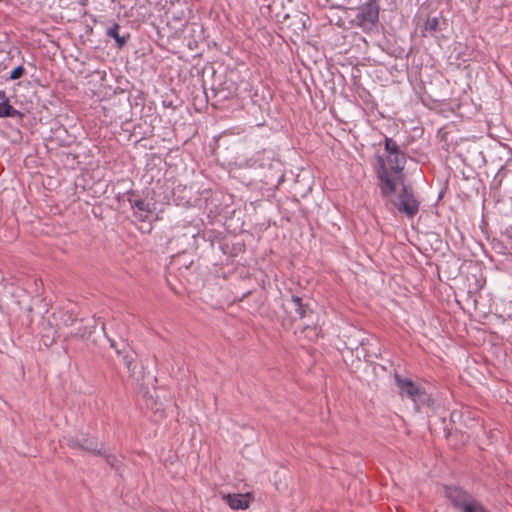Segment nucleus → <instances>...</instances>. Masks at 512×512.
<instances>
[{"label":"nucleus","mask_w":512,"mask_h":512,"mask_svg":"<svg viewBox=\"0 0 512 512\" xmlns=\"http://www.w3.org/2000/svg\"><path fill=\"white\" fill-rule=\"evenodd\" d=\"M444 495L454 509L462 511L463 507L473 498L467 490L458 485H445Z\"/></svg>","instance_id":"8"},{"label":"nucleus","mask_w":512,"mask_h":512,"mask_svg":"<svg viewBox=\"0 0 512 512\" xmlns=\"http://www.w3.org/2000/svg\"><path fill=\"white\" fill-rule=\"evenodd\" d=\"M250 294H251V291H248V292H246V293H244V294H243V297H242V298H245V297H247V296H248V295H250Z\"/></svg>","instance_id":"28"},{"label":"nucleus","mask_w":512,"mask_h":512,"mask_svg":"<svg viewBox=\"0 0 512 512\" xmlns=\"http://www.w3.org/2000/svg\"><path fill=\"white\" fill-rule=\"evenodd\" d=\"M71 334L80 336L81 338H85L86 336H90L92 334V331L87 330V328H84L83 330L78 328L76 331H72Z\"/></svg>","instance_id":"23"},{"label":"nucleus","mask_w":512,"mask_h":512,"mask_svg":"<svg viewBox=\"0 0 512 512\" xmlns=\"http://www.w3.org/2000/svg\"><path fill=\"white\" fill-rule=\"evenodd\" d=\"M384 150L386 152L385 156L406 154L404 151L400 149L398 143L391 137H385Z\"/></svg>","instance_id":"17"},{"label":"nucleus","mask_w":512,"mask_h":512,"mask_svg":"<svg viewBox=\"0 0 512 512\" xmlns=\"http://www.w3.org/2000/svg\"><path fill=\"white\" fill-rule=\"evenodd\" d=\"M373 166L377 178V186L383 198L395 194L398 182L405 180L404 169L406 165V154L383 156L375 155Z\"/></svg>","instance_id":"1"},{"label":"nucleus","mask_w":512,"mask_h":512,"mask_svg":"<svg viewBox=\"0 0 512 512\" xmlns=\"http://www.w3.org/2000/svg\"><path fill=\"white\" fill-rule=\"evenodd\" d=\"M282 308L285 313L282 319V326L285 328L291 327L298 320L313 316L315 311L311 307L308 297L296 294H292L288 298L284 297Z\"/></svg>","instance_id":"3"},{"label":"nucleus","mask_w":512,"mask_h":512,"mask_svg":"<svg viewBox=\"0 0 512 512\" xmlns=\"http://www.w3.org/2000/svg\"><path fill=\"white\" fill-rule=\"evenodd\" d=\"M237 90V83L232 79H226L220 84V87L215 90V96L218 97L219 100H227L236 95Z\"/></svg>","instance_id":"11"},{"label":"nucleus","mask_w":512,"mask_h":512,"mask_svg":"<svg viewBox=\"0 0 512 512\" xmlns=\"http://www.w3.org/2000/svg\"><path fill=\"white\" fill-rule=\"evenodd\" d=\"M128 103H120L116 98L102 99L101 100V111L102 115L98 113V119L106 126L112 125L113 123H122L126 120Z\"/></svg>","instance_id":"6"},{"label":"nucleus","mask_w":512,"mask_h":512,"mask_svg":"<svg viewBox=\"0 0 512 512\" xmlns=\"http://www.w3.org/2000/svg\"><path fill=\"white\" fill-rule=\"evenodd\" d=\"M98 455L102 456L105 460V463L110 466L112 469H114L119 477H122L123 473V463L121 460L118 459L117 456L113 454H106L102 453L100 450H98Z\"/></svg>","instance_id":"15"},{"label":"nucleus","mask_w":512,"mask_h":512,"mask_svg":"<svg viewBox=\"0 0 512 512\" xmlns=\"http://www.w3.org/2000/svg\"><path fill=\"white\" fill-rule=\"evenodd\" d=\"M394 379L399 388L400 396H405L412 400L418 409L420 405L430 406L432 404L431 397L426 393L425 389L415 384L411 379L403 378L398 373L394 375Z\"/></svg>","instance_id":"5"},{"label":"nucleus","mask_w":512,"mask_h":512,"mask_svg":"<svg viewBox=\"0 0 512 512\" xmlns=\"http://www.w3.org/2000/svg\"><path fill=\"white\" fill-rule=\"evenodd\" d=\"M72 446L79 447L82 450L90 452V453L96 452V448H95L96 445L92 439L83 438L82 440H76L75 442H73Z\"/></svg>","instance_id":"20"},{"label":"nucleus","mask_w":512,"mask_h":512,"mask_svg":"<svg viewBox=\"0 0 512 512\" xmlns=\"http://www.w3.org/2000/svg\"><path fill=\"white\" fill-rule=\"evenodd\" d=\"M401 186L398 195L393 198L388 197L391 204L397 209L398 212L406 215L408 218H413L419 211L420 202L414 194V189L411 184L405 183V180L398 182Z\"/></svg>","instance_id":"4"},{"label":"nucleus","mask_w":512,"mask_h":512,"mask_svg":"<svg viewBox=\"0 0 512 512\" xmlns=\"http://www.w3.org/2000/svg\"><path fill=\"white\" fill-rule=\"evenodd\" d=\"M104 334L107 338V341L110 343V347L115 349L116 354L121 357L123 365L127 368L128 372L131 376L134 375V370L136 368V363L134 359V353L128 349L127 344L120 340V342L115 341L107 336L105 331V326H102Z\"/></svg>","instance_id":"9"},{"label":"nucleus","mask_w":512,"mask_h":512,"mask_svg":"<svg viewBox=\"0 0 512 512\" xmlns=\"http://www.w3.org/2000/svg\"><path fill=\"white\" fill-rule=\"evenodd\" d=\"M423 30L425 32H428L430 35H434L438 31H440L439 18H437V17L427 18V20L424 23Z\"/></svg>","instance_id":"19"},{"label":"nucleus","mask_w":512,"mask_h":512,"mask_svg":"<svg viewBox=\"0 0 512 512\" xmlns=\"http://www.w3.org/2000/svg\"><path fill=\"white\" fill-rule=\"evenodd\" d=\"M326 3L331 8L358 10L355 22L364 31L371 30L379 22L378 0H326Z\"/></svg>","instance_id":"2"},{"label":"nucleus","mask_w":512,"mask_h":512,"mask_svg":"<svg viewBox=\"0 0 512 512\" xmlns=\"http://www.w3.org/2000/svg\"><path fill=\"white\" fill-rule=\"evenodd\" d=\"M301 321H303L302 327L322 325L320 322V316L316 311L313 312V316L303 318Z\"/></svg>","instance_id":"21"},{"label":"nucleus","mask_w":512,"mask_h":512,"mask_svg":"<svg viewBox=\"0 0 512 512\" xmlns=\"http://www.w3.org/2000/svg\"><path fill=\"white\" fill-rule=\"evenodd\" d=\"M128 201L134 209V217L140 221L145 222L155 211V203L151 200L142 199L135 195L134 192L129 193Z\"/></svg>","instance_id":"7"},{"label":"nucleus","mask_w":512,"mask_h":512,"mask_svg":"<svg viewBox=\"0 0 512 512\" xmlns=\"http://www.w3.org/2000/svg\"><path fill=\"white\" fill-rule=\"evenodd\" d=\"M301 333L310 342H316L324 336L322 325L302 327Z\"/></svg>","instance_id":"16"},{"label":"nucleus","mask_w":512,"mask_h":512,"mask_svg":"<svg viewBox=\"0 0 512 512\" xmlns=\"http://www.w3.org/2000/svg\"><path fill=\"white\" fill-rule=\"evenodd\" d=\"M69 319H70V325H74V324L78 323V320L72 319L71 316H69Z\"/></svg>","instance_id":"26"},{"label":"nucleus","mask_w":512,"mask_h":512,"mask_svg":"<svg viewBox=\"0 0 512 512\" xmlns=\"http://www.w3.org/2000/svg\"><path fill=\"white\" fill-rule=\"evenodd\" d=\"M24 74H25V68L23 67V65H19L11 71L9 79L10 80H18L21 77H23Z\"/></svg>","instance_id":"22"},{"label":"nucleus","mask_w":512,"mask_h":512,"mask_svg":"<svg viewBox=\"0 0 512 512\" xmlns=\"http://www.w3.org/2000/svg\"><path fill=\"white\" fill-rule=\"evenodd\" d=\"M263 177L265 184L278 187L285 178L283 163L279 159H273Z\"/></svg>","instance_id":"10"},{"label":"nucleus","mask_w":512,"mask_h":512,"mask_svg":"<svg viewBox=\"0 0 512 512\" xmlns=\"http://www.w3.org/2000/svg\"><path fill=\"white\" fill-rule=\"evenodd\" d=\"M119 30V24L114 23L112 26L107 27L106 34L116 41L117 48H122L127 44L130 34L126 33L125 35H120Z\"/></svg>","instance_id":"13"},{"label":"nucleus","mask_w":512,"mask_h":512,"mask_svg":"<svg viewBox=\"0 0 512 512\" xmlns=\"http://www.w3.org/2000/svg\"><path fill=\"white\" fill-rule=\"evenodd\" d=\"M24 114L15 109L9 102L8 98H5L4 101L0 102V118H22Z\"/></svg>","instance_id":"14"},{"label":"nucleus","mask_w":512,"mask_h":512,"mask_svg":"<svg viewBox=\"0 0 512 512\" xmlns=\"http://www.w3.org/2000/svg\"><path fill=\"white\" fill-rule=\"evenodd\" d=\"M42 343L44 344V346L46 347H49L53 344L54 342V338H50L48 335H42Z\"/></svg>","instance_id":"24"},{"label":"nucleus","mask_w":512,"mask_h":512,"mask_svg":"<svg viewBox=\"0 0 512 512\" xmlns=\"http://www.w3.org/2000/svg\"><path fill=\"white\" fill-rule=\"evenodd\" d=\"M105 77H106V73L103 72L102 76H101V82H104L105 81ZM101 85H103V83H101Z\"/></svg>","instance_id":"27"},{"label":"nucleus","mask_w":512,"mask_h":512,"mask_svg":"<svg viewBox=\"0 0 512 512\" xmlns=\"http://www.w3.org/2000/svg\"><path fill=\"white\" fill-rule=\"evenodd\" d=\"M5 98H8L5 91L0 90V100L4 101Z\"/></svg>","instance_id":"25"},{"label":"nucleus","mask_w":512,"mask_h":512,"mask_svg":"<svg viewBox=\"0 0 512 512\" xmlns=\"http://www.w3.org/2000/svg\"><path fill=\"white\" fill-rule=\"evenodd\" d=\"M461 512H491L488 508H486L479 500H477L474 496L468 502L467 505L463 507Z\"/></svg>","instance_id":"18"},{"label":"nucleus","mask_w":512,"mask_h":512,"mask_svg":"<svg viewBox=\"0 0 512 512\" xmlns=\"http://www.w3.org/2000/svg\"><path fill=\"white\" fill-rule=\"evenodd\" d=\"M249 496V493L245 495L227 494L223 496V499L232 509H246L249 507V500H247V497Z\"/></svg>","instance_id":"12"}]
</instances>
